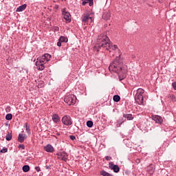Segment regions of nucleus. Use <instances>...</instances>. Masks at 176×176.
Instances as JSON below:
<instances>
[{"instance_id":"obj_1","label":"nucleus","mask_w":176,"mask_h":176,"mask_svg":"<svg viewBox=\"0 0 176 176\" xmlns=\"http://www.w3.org/2000/svg\"><path fill=\"white\" fill-rule=\"evenodd\" d=\"M100 49L108 50L110 53L115 51L118 52V53L120 52V50L118 48V45H113L109 38L104 34H101L98 36L96 45L94 47L95 52H100Z\"/></svg>"},{"instance_id":"obj_2","label":"nucleus","mask_w":176,"mask_h":176,"mask_svg":"<svg viewBox=\"0 0 176 176\" xmlns=\"http://www.w3.org/2000/svg\"><path fill=\"white\" fill-rule=\"evenodd\" d=\"M122 67H123V59H122V56L120 54L118 56H116V58L110 64L109 69L110 72H115L120 76V75H122V71H123Z\"/></svg>"},{"instance_id":"obj_3","label":"nucleus","mask_w":176,"mask_h":176,"mask_svg":"<svg viewBox=\"0 0 176 176\" xmlns=\"http://www.w3.org/2000/svg\"><path fill=\"white\" fill-rule=\"evenodd\" d=\"M52 55L49 54H45L41 56V58H38L36 62L37 69L39 71H43L45 69V64H46V63L48 61H50Z\"/></svg>"},{"instance_id":"obj_4","label":"nucleus","mask_w":176,"mask_h":176,"mask_svg":"<svg viewBox=\"0 0 176 176\" xmlns=\"http://www.w3.org/2000/svg\"><path fill=\"white\" fill-rule=\"evenodd\" d=\"M145 93V90L142 88H139L136 91V94L135 96V100L139 105H142L144 104V94Z\"/></svg>"},{"instance_id":"obj_5","label":"nucleus","mask_w":176,"mask_h":176,"mask_svg":"<svg viewBox=\"0 0 176 176\" xmlns=\"http://www.w3.org/2000/svg\"><path fill=\"white\" fill-rule=\"evenodd\" d=\"M64 101L67 105H74L76 102V96L72 94H67L65 97Z\"/></svg>"},{"instance_id":"obj_6","label":"nucleus","mask_w":176,"mask_h":176,"mask_svg":"<svg viewBox=\"0 0 176 176\" xmlns=\"http://www.w3.org/2000/svg\"><path fill=\"white\" fill-rule=\"evenodd\" d=\"M62 14L66 23H71V14L65 8L62 10Z\"/></svg>"},{"instance_id":"obj_7","label":"nucleus","mask_w":176,"mask_h":176,"mask_svg":"<svg viewBox=\"0 0 176 176\" xmlns=\"http://www.w3.org/2000/svg\"><path fill=\"white\" fill-rule=\"evenodd\" d=\"M62 123L65 126H71L72 124V119L69 116H64L62 118Z\"/></svg>"},{"instance_id":"obj_8","label":"nucleus","mask_w":176,"mask_h":176,"mask_svg":"<svg viewBox=\"0 0 176 176\" xmlns=\"http://www.w3.org/2000/svg\"><path fill=\"white\" fill-rule=\"evenodd\" d=\"M56 156L58 159H60L63 162H67V160H68V154H67V153L65 151L57 153Z\"/></svg>"},{"instance_id":"obj_9","label":"nucleus","mask_w":176,"mask_h":176,"mask_svg":"<svg viewBox=\"0 0 176 176\" xmlns=\"http://www.w3.org/2000/svg\"><path fill=\"white\" fill-rule=\"evenodd\" d=\"M94 19L89 14L83 15L82 16V23L83 24H89V23H93Z\"/></svg>"},{"instance_id":"obj_10","label":"nucleus","mask_w":176,"mask_h":176,"mask_svg":"<svg viewBox=\"0 0 176 176\" xmlns=\"http://www.w3.org/2000/svg\"><path fill=\"white\" fill-rule=\"evenodd\" d=\"M152 119L159 124H162V123H163V118L160 116L153 115L152 116Z\"/></svg>"},{"instance_id":"obj_11","label":"nucleus","mask_w":176,"mask_h":176,"mask_svg":"<svg viewBox=\"0 0 176 176\" xmlns=\"http://www.w3.org/2000/svg\"><path fill=\"white\" fill-rule=\"evenodd\" d=\"M109 167L111 170H113L114 173H119L120 171V168L118 165H113V163L109 162Z\"/></svg>"},{"instance_id":"obj_12","label":"nucleus","mask_w":176,"mask_h":176,"mask_svg":"<svg viewBox=\"0 0 176 176\" xmlns=\"http://www.w3.org/2000/svg\"><path fill=\"white\" fill-rule=\"evenodd\" d=\"M44 151H45V152H48V153H53L54 152V148L52 144H47L44 146Z\"/></svg>"},{"instance_id":"obj_13","label":"nucleus","mask_w":176,"mask_h":176,"mask_svg":"<svg viewBox=\"0 0 176 176\" xmlns=\"http://www.w3.org/2000/svg\"><path fill=\"white\" fill-rule=\"evenodd\" d=\"M103 20H109L111 19V12L109 10L104 11L102 14Z\"/></svg>"},{"instance_id":"obj_14","label":"nucleus","mask_w":176,"mask_h":176,"mask_svg":"<svg viewBox=\"0 0 176 176\" xmlns=\"http://www.w3.org/2000/svg\"><path fill=\"white\" fill-rule=\"evenodd\" d=\"M24 140H25V134L19 133L18 136L19 142H24Z\"/></svg>"},{"instance_id":"obj_15","label":"nucleus","mask_w":176,"mask_h":176,"mask_svg":"<svg viewBox=\"0 0 176 176\" xmlns=\"http://www.w3.org/2000/svg\"><path fill=\"white\" fill-rule=\"evenodd\" d=\"M27 9V4H23L16 8V12H23Z\"/></svg>"},{"instance_id":"obj_16","label":"nucleus","mask_w":176,"mask_h":176,"mask_svg":"<svg viewBox=\"0 0 176 176\" xmlns=\"http://www.w3.org/2000/svg\"><path fill=\"white\" fill-rule=\"evenodd\" d=\"M52 120H53V122H54V123H58V122H60V118H59L58 115L54 114L52 116Z\"/></svg>"},{"instance_id":"obj_17","label":"nucleus","mask_w":176,"mask_h":176,"mask_svg":"<svg viewBox=\"0 0 176 176\" xmlns=\"http://www.w3.org/2000/svg\"><path fill=\"white\" fill-rule=\"evenodd\" d=\"M123 118L126 119L127 120H133L134 119V117L132 114H123Z\"/></svg>"},{"instance_id":"obj_18","label":"nucleus","mask_w":176,"mask_h":176,"mask_svg":"<svg viewBox=\"0 0 176 176\" xmlns=\"http://www.w3.org/2000/svg\"><path fill=\"white\" fill-rule=\"evenodd\" d=\"M147 171L148 174H153L155 173V168H153V166L150 165L147 168Z\"/></svg>"},{"instance_id":"obj_19","label":"nucleus","mask_w":176,"mask_h":176,"mask_svg":"<svg viewBox=\"0 0 176 176\" xmlns=\"http://www.w3.org/2000/svg\"><path fill=\"white\" fill-rule=\"evenodd\" d=\"M100 175H102V176H113V175H112L105 170H101L100 172Z\"/></svg>"},{"instance_id":"obj_20","label":"nucleus","mask_w":176,"mask_h":176,"mask_svg":"<svg viewBox=\"0 0 176 176\" xmlns=\"http://www.w3.org/2000/svg\"><path fill=\"white\" fill-rule=\"evenodd\" d=\"M25 127L26 133L30 135H31V130L30 129V124L28 123H26L24 126Z\"/></svg>"},{"instance_id":"obj_21","label":"nucleus","mask_w":176,"mask_h":176,"mask_svg":"<svg viewBox=\"0 0 176 176\" xmlns=\"http://www.w3.org/2000/svg\"><path fill=\"white\" fill-rule=\"evenodd\" d=\"M58 41H60L61 43L64 42L65 43H67V42H68V38L61 36Z\"/></svg>"},{"instance_id":"obj_22","label":"nucleus","mask_w":176,"mask_h":176,"mask_svg":"<svg viewBox=\"0 0 176 176\" xmlns=\"http://www.w3.org/2000/svg\"><path fill=\"white\" fill-rule=\"evenodd\" d=\"M113 100L114 102H119L120 101V96L119 95H115L113 97Z\"/></svg>"},{"instance_id":"obj_23","label":"nucleus","mask_w":176,"mask_h":176,"mask_svg":"<svg viewBox=\"0 0 176 176\" xmlns=\"http://www.w3.org/2000/svg\"><path fill=\"white\" fill-rule=\"evenodd\" d=\"M22 170L24 173H28L30 171V166L29 165H25L23 166Z\"/></svg>"},{"instance_id":"obj_24","label":"nucleus","mask_w":176,"mask_h":176,"mask_svg":"<svg viewBox=\"0 0 176 176\" xmlns=\"http://www.w3.org/2000/svg\"><path fill=\"white\" fill-rule=\"evenodd\" d=\"M6 120H12V119H13V115H12V113H8L6 116Z\"/></svg>"},{"instance_id":"obj_25","label":"nucleus","mask_w":176,"mask_h":176,"mask_svg":"<svg viewBox=\"0 0 176 176\" xmlns=\"http://www.w3.org/2000/svg\"><path fill=\"white\" fill-rule=\"evenodd\" d=\"M12 133H8V134L6 135V140L7 141H10L11 140H12Z\"/></svg>"},{"instance_id":"obj_26","label":"nucleus","mask_w":176,"mask_h":176,"mask_svg":"<svg viewBox=\"0 0 176 176\" xmlns=\"http://www.w3.org/2000/svg\"><path fill=\"white\" fill-rule=\"evenodd\" d=\"M87 127H89V128L93 127V121H91V120L87 121Z\"/></svg>"},{"instance_id":"obj_27","label":"nucleus","mask_w":176,"mask_h":176,"mask_svg":"<svg viewBox=\"0 0 176 176\" xmlns=\"http://www.w3.org/2000/svg\"><path fill=\"white\" fill-rule=\"evenodd\" d=\"M169 98L171 100V101L175 102V96H174V94H170L169 96Z\"/></svg>"},{"instance_id":"obj_28","label":"nucleus","mask_w":176,"mask_h":176,"mask_svg":"<svg viewBox=\"0 0 176 176\" xmlns=\"http://www.w3.org/2000/svg\"><path fill=\"white\" fill-rule=\"evenodd\" d=\"M0 153H8V148H3V149H1L0 151Z\"/></svg>"},{"instance_id":"obj_29","label":"nucleus","mask_w":176,"mask_h":176,"mask_svg":"<svg viewBox=\"0 0 176 176\" xmlns=\"http://www.w3.org/2000/svg\"><path fill=\"white\" fill-rule=\"evenodd\" d=\"M85 1H87L89 2V6H93V5H94V2L93 0H85Z\"/></svg>"},{"instance_id":"obj_30","label":"nucleus","mask_w":176,"mask_h":176,"mask_svg":"<svg viewBox=\"0 0 176 176\" xmlns=\"http://www.w3.org/2000/svg\"><path fill=\"white\" fill-rule=\"evenodd\" d=\"M69 138L72 141H75V140H76V137H75V135H69Z\"/></svg>"},{"instance_id":"obj_31","label":"nucleus","mask_w":176,"mask_h":176,"mask_svg":"<svg viewBox=\"0 0 176 176\" xmlns=\"http://www.w3.org/2000/svg\"><path fill=\"white\" fill-rule=\"evenodd\" d=\"M105 160H107V162H109L110 160H112V157H109L107 155L105 157Z\"/></svg>"},{"instance_id":"obj_32","label":"nucleus","mask_w":176,"mask_h":176,"mask_svg":"<svg viewBox=\"0 0 176 176\" xmlns=\"http://www.w3.org/2000/svg\"><path fill=\"white\" fill-rule=\"evenodd\" d=\"M19 148V149H25V146H24V144H20Z\"/></svg>"},{"instance_id":"obj_33","label":"nucleus","mask_w":176,"mask_h":176,"mask_svg":"<svg viewBox=\"0 0 176 176\" xmlns=\"http://www.w3.org/2000/svg\"><path fill=\"white\" fill-rule=\"evenodd\" d=\"M172 86H173V88L174 89V90H176V82H175L172 83Z\"/></svg>"},{"instance_id":"obj_34","label":"nucleus","mask_w":176,"mask_h":176,"mask_svg":"<svg viewBox=\"0 0 176 176\" xmlns=\"http://www.w3.org/2000/svg\"><path fill=\"white\" fill-rule=\"evenodd\" d=\"M35 170L37 171V173H39V171H41V168L39 166H36Z\"/></svg>"},{"instance_id":"obj_35","label":"nucleus","mask_w":176,"mask_h":176,"mask_svg":"<svg viewBox=\"0 0 176 176\" xmlns=\"http://www.w3.org/2000/svg\"><path fill=\"white\" fill-rule=\"evenodd\" d=\"M6 112H10V107H7L6 109Z\"/></svg>"},{"instance_id":"obj_36","label":"nucleus","mask_w":176,"mask_h":176,"mask_svg":"<svg viewBox=\"0 0 176 176\" xmlns=\"http://www.w3.org/2000/svg\"><path fill=\"white\" fill-rule=\"evenodd\" d=\"M87 3H89L88 1H82V6H85Z\"/></svg>"},{"instance_id":"obj_37","label":"nucleus","mask_w":176,"mask_h":176,"mask_svg":"<svg viewBox=\"0 0 176 176\" xmlns=\"http://www.w3.org/2000/svg\"><path fill=\"white\" fill-rule=\"evenodd\" d=\"M124 121L125 120H123V121H122L121 122H118V124H119V127H120V126H122V124H123V123H124Z\"/></svg>"},{"instance_id":"obj_38","label":"nucleus","mask_w":176,"mask_h":176,"mask_svg":"<svg viewBox=\"0 0 176 176\" xmlns=\"http://www.w3.org/2000/svg\"><path fill=\"white\" fill-rule=\"evenodd\" d=\"M61 43H62L60 41H58V42L57 43V46H58V47H60Z\"/></svg>"},{"instance_id":"obj_39","label":"nucleus","mask_w":176,"mask_h":176,"mask_svg":"<svg viewBox=\"0 0 176 176\" xmlns=\"http://www.w3.org/2000/svg\"><path fill=\"white\" fill-rule=\"evenodd\" d=\"M45 168H46L47 170H48L49 166H45Z\"/></svg>"},{"instance_id":"obj_40","label":"nucleus","mask_w":176,"mask_h":176,"mask_svg":"<svg viewBox=\"0 0 176 176\" xmlns=\"http://www.w3.org/2000/svg\"><path fill=\"white\" fill-rule=\"evenodd\" d=\"M57 135H60V133H57Z\"/></svg>"},{"instance_id":"obj_41","label":"nucleus","mask_w":176,"mask_h":176,"mask_svg":"<svg viewBox=\"0 0 176 176\" xmlns=\"http://www.w3.org/2000/svg\"><path fill=\"white\" fill-rule=\"evenodd\" d=\"M41 83H43V81H41Z\"/></svg>"}]
</instances>
